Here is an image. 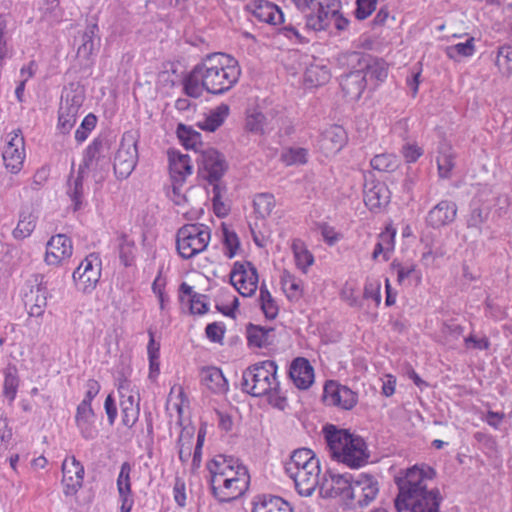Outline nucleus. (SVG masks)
I'll return each mask as SVG.
<instances>
[{
  "mask_svg": "<svg viewBox=\"0 0 512 512\" xmlns=\"http://www.w3.org/2000/svg\"><path fill=\"white\" fill-rule=\"evenodd\" d=\"M241 69L236 59L225 53L207 55L184 79V91L193 98L203 91L221 95L231 90L238 82Z\"/></svg>",
  "mask_w": 512,
  "mask_h": 512,
  "instance_id": "1",
  "label": "nucleus"
},
{
  "mask_svg": "<svg viewBox=\"0 0 512 512\" xmlns=\"http://www.w3.org/2000/svg\"><path fill=\"white\" fill-rule=\"evenodd\" d=\"M436 476L434 468L415 465L408 468L403 476H396L398 496L394 503L398 512L410 510V512H440V504L443 500L438 488L428 489L427 480Z\"/></svg>",
  "mask_w": 512,
  "mask_h": 512,
  "instance_id": "2",
  "label": "nucleus"
},
{
  "mask_svg": "<svg viewBox=\"0 0 512 512\" xmlns=\"http://www.w3.org/2000/svg\"><path fill=\"white\" fill-rule=\"evenodd\" d=\"M242 390L254 397L267 395L269 403L280 410L287 406V398L277 381L275 361L266 360L248 367L242 375Z\"/></svg>",
  "mask_w": 512,
  "mask_h": 512,
  "instance_id": "3",
  "label": "nucleus"
},
{
  "mask_svg": "<svg viewBox=\"0 0 512 512\" xmlns=\"http://www.w3.org/2000/svg\"><path fill=\"white\" fill-rule=\"evenodd\" d=\"M323 434L334 460L350 468H360L368 463L370 452L362 437L332 424L323 427Z\"/></svg>",
  "mask_w": 512,
  "mask_h": 512,
  "instance_id": "4",
  "label": "nucleus"
},
{
  "mask_svg": "<svg viewBox=\"0 0 512 512\" xmlns=\"http://www.w3.org/2000/svg\"><path fill=\"white\" fill-rule=\"evenodd\" d=\"M210 228L204 224H186L176 234V248L183 259L203 252L210 241Z\"/></svg>",
  "mask_w": 512,
  "mask_h": 512,
  "instance_id": "5",
  "label": "nucleus"
},
{
  "mask_svg": "<svg viewBox=\"0 0 512 512\" xmlns=\"http://www.w3.org/2000/svg\"><path fill=\"white\" fill-rule=\"evenodd\" d=\"M304 14L305 28L314 32L323 31L328 16L334 15L339 0H291Z\"/></svg>",
  "mask_w": 512,
  "mask_h": 512,
  "instance_id": "6",
  "label": "nucleus"
},
{
  "mask_svg": "<svg viewBox=\"0 0 512 512\" xmlns=\"http://www.w3.org/2000/svg\"><path fill=\"white\" fill-rule=\"evenodd\" d=\"M103 141L94 139L93 142L86 148L83 162L79 166L78 176L74 179L73 183L69 184L67 191L71 201L74 204V210H78L82 203L83 197V173L85 169H95L98 163L104 160L102 156Z\"/></svg>",
  "mask_w": 512,
  "mask_h": 512,
  "instance_id": "7",
  "label": "nucleus"
},
{
  "mask_svg": "<svg viewBox=\"0 0 512 512\" xmlns=\"http://www.w3.org/2000/svg\"><path fill=\"white\" fill-rule=\"evenodd\" d=\"M222 478V476H210L209 484L213 497L219 503L232 502L245 494L250 484V476Z\"/></svg>",
  "mask_w": 512,
  "mask_h": 512,
  "instance_id": "8",
  "label": "nucleus"
},
{
  "mask_svg": "<svg viewBox=\"0 0 512 512\" xmlns=\"http://www.w3.org/2000/svg\"><path fill=\"white\" fill-rule=\"evenodd\" d=\"M138 161L137 139L132 132H125L114 157V172L117 178L126 179Z\"/></svg>",
  "mask_w": 512,
  "mask_h": 512,
  "instance_id": "9",
  "label": "nucleus"
},
{
  "mask_svg": "<svg viewBox=\"0 0 512 512\" xmlns=\"http://www.w3.org/2000/svg\"><path fill=\"white\" fill-rule=\"evenodd\" d=\"M379 486L377 480L368 474H361L352 479L345 504L349 507H364L369 505L377 496Z\"/></svg>",
  "mask_w": 512,
  "mask_h": 512,
  "instance_id": "10",
  "label": "nucleus"
},
{
  "mask_svg": "<svg viewBox=\"0 0 512 512\" xmlns=\"http://www.w3.org/2000/svg\"><path fill=\"white\" fill-rule=\"evenodd\" d=\"M195 160L203 177L209 184L213 186L215 183H221L220 179L228 169V164L223 154L212 147H207L205 150H201Z\"/></svg>",
  "mask_w": 512,
  "mask_h": 512,
  "instance_id": "11",
  "label": "nucleus"
},
{
  "mask_svg": "<svg viewBox=\"0 0 512 512\" xmlns=\"http://www.w3.org/2000/svg\"><path fill=\"white\" fill-rule=\"evenodd\" d=\"M347 65L351 68L360 67L366 75V80L384 81L388 75V68L386 64L378 59H374L371 55L362 52L352 51L342 55Z\"/></svg>",
  "mask_w": 512,
  "mask_h": 512,
  "instance_id": "12",
  "label": "nucleus"
},
{
  "mask_svg": "<svg viewBox=\"0 0 512 512\" xmlns=\"http://www.w3.org/2000/svg\"><path fill=\"white\" fill-rule=\"evenodd\" d=\"M230 282L242 296H252L258 287L256 267L249 261L235 262L230 273Z\"/></svg>",
  "mask_w": 512,
  "mask_h": 512,
  "instance_id": "13",
  "label": "nucleus"
},
{
  "mask_svg": "<svg viewBox=\"0 0 512 512\" xmlns=\"http://www.w3.org/2000/svg\"><path fill=\"white\" fill-rule=\"evenodd\" d=\"M289 477L293 479L297 492L302 496H310L317 486H320V465L319 460L310 461L307 466L302 469L291 468L287 472Z\"/></svg>",
  "mask_w": 512,
  "mask_h": 512,
  "instance_id": "14",
  "label": "nucleus"
},
{
  "mask_svg": "<svg viewBox=\"0 0 512 512\" xmlns=\"http://www.w3.org/2000/svg\"><path fill=\"white\" fill-rule=\"evenodd\" d=\"M207 469L210 476H222V478H232L231 481L237 480L238 477L250 476L248 469L239 459L233 456L223 454L216 455L207 463Z\"/></svg>",
  "mask_w": 512,
  "mask_h": 512,
  "instance_id": "15",
  "label": "nucleus"
},
{
  "mask_svg": "<svg viewBox=\"0 0 512 512\" xmlns=\"http://www.w3.org/2000/svg\"><path fill=\"white\" fill-rule=\"evenodd\" d=\"M323 401L329 406H338L344 410L352 409L358 401L357 393L347 386L335 381H327L324 385Z\"/></svg>",
  "mask_w": 512,
  "mask_h": 512,
  "instance_id": "16",
  "label": "nucleus"
},
{
  "mask_svg": "<svg viewBox=\"0 0 512 512\" xmlns=\"http://www.w3.org/2000/svg\"><path fill=\"white\" fill-rule=\"evenodd\" d=\"M9 136L2 157L6 168L16 174L21 170L25 158L24 137L20 129L11 132Z\"/></svg>",
  "mask_w": 512,
  "mask_h": 512,
  "instance_id": "17",
  "label": "nucleus"
},
{
  "mask_svg": "<svg viewBox=\"0 0 512 512\" xmlns=\"http://www.w3.org/2000/svg\"><path fill=\"white\" fill-rule=\"evenodd\" d=\"M73 252L71 239L65 234L52 236L46 245L45 261L48 265L58 266L69 259Z\"/></svg>",
  "mask_w": 512,
  "mask_h": 512,
  "instance_id": "18",
  "label": "nucleus"
},
{
  "mask_svg": "<svg viewBox=\"0 0 512 512\" xmlns=\"http://www.w3.org/2000/svg\"><path fill=\"white\" fill-rule=\"evenodd\" d=\"M352 479L350 474H336L329 471L328 476L325 474L321 480L320 493L328 498L341 497L345 502Z\"/></svg>",
  "mask_w": 512,
  "mask_h": 512,
  "instance_id": "19",
  "label": "nucleus"
},
{
  "mask_svg": "<svg viewBox=\"0 0 512 512\" xmlns=\"http://www.w3.org/2000/svg\"><path fill=\"white\" fill-rule=\"evenodd\" d=\"M62 473V483L64 485L65 494H75L83 483V465L76 460L74 456L70 459H65L62 463Z\"/></svg>",
  "mask_w": 512,
  "mask_h": 512,
  "instance_id": "20",
  "label": "nucleus"
},
{
  "mask_svg": "<svg viewBox=\"0 0 512 512\" xmlns=\"http://www.w3.org/2000/svg\"><path fill=\"white\" fill-rule=\"evenodd\" d=\"M367 80L366 75L356 65V68L341 76L340 86L344 93V96L349 100H358L364 89L366 88Z\"/></svg>",
  "mask_w": 512,
  "mask_h": 512,
  "instance_id": "21",
  "label": "nucleus"
},
{
  "mask_svg": "<svg viewBox=\"0 0 512 512\" xmlns=\"http://www.w3.org/2000/svg\"><path fill=\"white\" fill-rule=\"evenodd\" d=\"M456 215V203L449 200H442L428 212L426 222L432 228H441L452 223Z\"/></svg>",
  "mask_w": 512,
  "mask_h": 512,
  "instance_id": "22",
  "label": "nucleus"
},
{
  "mask_svg": "<svg viewBox=\"0 0 512 512\" xmlns=\"http://www.w3.org/2000/svg\"><path fill=\"white\" fill-rule=\"evenodd\" d=\"M289 377L298 389H308L314 381V369L306 358L298 357L290 365Z\"/></svg>",
  "mask_w": 512,
  "mask_h": 512,
  "instance_id": "23",
  "label": "nucleus"
},
{
  "mask_svg": "<svg viewBox=\"0 0 512 512\" xmlns=\"http://www.w3.org/2000/svg\"><path fill=\"white\" fill-rule=\"evenodd\" d=\"M347 142V133L340 125H332L321 135L320 148L329 156L338 153Z\"/></svg>",
  "mask_w": 512,
  "mask_h": 512,
  "instance_id": "24",
  "label": "nucleus"
},
{
  "mask_svg": "<svg viewBox=\"0 0 512 512\" xmlns=\"http://www.w3.org/2000/svg\"><path fill=\"white\" fill-rule=\"evenodd\" d=\"M248 8L260 21L274 25L284 22L281 9L267 0H253L248 4Z\"/></svg>",
  "mask_w": 512,
  "mask_h": 512,
  "instance_id": "25",
  "label": "nucleus"
},
{
  "mask_svg": "<svg viewBox=\"0 0 512 512\" xmlns=\"http://www.w3.org/2000/svg\"><path fill=\"white\" fill-rule=\"evenodd\" d=\"M390 201V191L383 182H368L364 185V202L370 210L380 209Z\"/></svg>",
  "mask_w": 512,
  "mask_h": 512,
  "instance_id": "26",
  "label": "nucleus"
},
{
  "mask_svg": "<svg viewBox=\"0 0 512 512\" xmlns=\"http://www.w3.org/2000/svg\"><path fill=\"white\" fill-rule=\"evenodd\" d=\"M75 422L84 439L92 440L97 436V430L94 425L95 413L91 405L81 402L77 406Z\"/></svg>",
  "mask_w": 512,
  "mask_h": 512,
  "instance_id": "27",
  "label": "nucleus"
},
{
  "mask_svg": "<svg viewBox=\"0 0 512 512\" xmlns=\"http://www.w3.org/2000/svg\"><path fill=\"white\" fill-rule=\"evenodd\" d=\"M252 512H293L291 504L280 496L258 494L252 501Z\"/></svg>",
  "mask_w": 512,
  "mask_h": 512,
  "instance_id": "28",
  "label": "nucleus"
},
{
  "mask_svg": "<svg viewBox=\"0 0 512 512\" xmlns=\"http://www.w3.org/2000/svg\"><path fill=\"white\" fill-rule=\"evenodd\" d=\"M274 328L263 327L248 323L246 326L247 341L249 346L265 348L274 343Z\"/></svg>",
  "mask_w": 512,
  "mask_h": 512,
  "instance_id": "29",
  "label": "nucleus"
},
{
  "mask_svg": "<svg viewBox=\"0 0 512 512\" xmlns=\"http://www.w3.org/2000/svg\"><path fill=\"white\" fill-rule=\"evenodd\" d=\"M201 383L214 393H225L228 381L222 370L214 366L203 367L200 371Z\"/></svg>",
  "mask_w": 512,
  "mask_h": 512,
  "instance_id": "30",
  "label": "nucleus"
},
{
  "mask_svg": "<svg viewBox=\"0 0 512 512\" xmlns=\"http://www.w3.org/2000/svg\"><path fill=\"white\" fill-rule=\"evenodd\" d=\"M170 173L172 180L183 184L187 175L192 173L190 156L181 153H169Z\"/></svg>",
  "mask_w": 512,
  "mask_h": 512,
  "instance_id": "31",
  "label": "nucleus"
},
{
  "mask_svg": "<svg viewBox=\"0 0 512 512\" xmlns=\"http://www.w3.org/2000/svg\"><path fill=\"white\" fill-rule=\"evenodd\" d=\"M176 132L183 146L186 149L194 151L195 158L200 154L201 150H205L207 148L202 142L201 133L194 130L192 127L180 123Z\"/></svg>",
  "mask_w": 512,
  "mask_h": 512,
  "instance_id": "32",
  "label": "nucleus"
},
{
  "mask_svg": "<svg viewBox=\"0 0 512 512\" xmlns=\"http://www.w3.org/2000/svg\"><path fill=\"white\" fill-rule=\"evenodd\" d=\"M101 276L100 267H90L89 271H74L73 281L78 290L83 293H89L95 289Z\"/></svg>",
  "mask_w": 512,
  "mask_h": 512,
  "instance_id": "33",
  "label": "nucleus"
},
{
  "mask_svg": "<svg viewBox=\"0 0 512 512\" xmlns=\"http://www.w3.org/2000/svg\"><path fill=\"white\" fill-rule=\"evenodd\" d=\"M437 166L441 178H450L455 166V153L448 143H440L438 147Z\"/></svg>",
  "mask_w": 512,
  "mask_h": 512,
  "instance_id": "34",
  "label": "nucleus"
},
{
  "mask_svg": "<svg viewBox=\"0 0 512 512\" xmlns=\"http://www.w3.org/2000/svg\"><path fill=\"white\" fill-rule=\"evenodd\" d=\"M229 111V106L222 103L215 109L211 110L203 121H199L197 126L202 130L214 132L224 123L225 119L229 115Z\"/></svg>",
  "mask_w": 512,
  "mask_h": 512,
  "instance_id": "35",
  "label": "nucleus"
},
{
  "mask_svg": "<svg viewBox=\"0 0 512 512\" xmlns=\"http://www.w3.org/2000/svg\"><path fill=\"white\" fill-rule=\"evenodd\" d=\"M25 305L29 308L30 316H42L47 305L46 291L40 286H37L35 291L31 289L30 294L26 295Z\"/></svg>",
  "mask_w": 512,
  "mask_h": 512,
  "instance_id": "36",
  "label": "nucleus"
},
{
  "mask_svg": "<svg viewBox=\"0 0 512 512\" xmlns=\"http://www.w3.org/2000/svg\"><path fill=\"white\" fill-rule=\"evenodd\" d=\"M330 72L326 66L310 65L306 68L304 80L310 87H318L330 80Z\"/></svg>",
  "mask_w": 512,
  "mask_h": 512,
  "instance_id": "37",
  "label": "nucleus"
},
{
  "mask_svg": "<svg viewBox=\"0 0 512 512\" xmlns=\"http://www.w3.org/2000/svg\"><path fill=\"white\" fill-rule=\"evenodd\" d=\"M122 424L128 428H131L138 419L139 408L138 404H135L134 396L128 395L125 399L120 402Z\"/></svg>",
  "mask_w": 512,
  "mask_h": 512,
  "instance_id": "38",
  "label": "nucleus"
},
{
  "mask_svg": "<svg viewBox=\"0 0 512 512\" xmlns=\"http://www.w3.org/2000/svg\"><path fill=\"white\" fill-rule=\"evenodd\" d=\"M245 127L247 131L259 135H263L268 130L273 129L270 127L267 117L262 112L256 110L247 115Z\"/></svg>",
  "mask_w": 512,
  "mask_h": 512,
  "instance_id": "39",
  "label": "nucleus"
},
{
  "mask_svg": "<svg viewBox=\"0 0 512 512\" xmlns=\"http://www.w3.org/2000/svg\"><path fill=\"white\" fill-rule=\"evenodd\" d=\"M312 460H318L315 457V454L313 453L312 450H310L308 448L296 449L292 453V455L290 457V460L285 465L286 473L290 472L292 467L295 470L298 469V468L302 469L305 466H307V464H309L310 461H312Z\"/></svg>",
  "mask_w": 512,
  "mask_h": 512,
  "instance_id": "40",
  "label": "nucleus"
},
{
  "mask_svg": "<svg viewBox=\"0 0 512 512\" xmlns=\"http://www.w3.org/2000/svg\"><path fill=\"white\" fill-rule=\"evenodd\" d=\"M296 265L303 272L314 263L313 254L305 247L304 243L300 240H295L292 244Z\"/></svg>",
  "mask_w": 512,
  "mask_h": 512,
  "instance_id": "41",
  "label": "nucleus"
},
{
  "mask_svg": "<svg viewBox=\"0 0 512 512\" xmlns=\"http://www.w3.org/2000/svg\"><path fill=\"white\" fill-rule=\"evenodd\" d=\"M36 226V217L31 213L21 212L20 219L16 228L13 230V236L16 239L28 237Z\"/></svg>",
  "mask_w": 512,
  "mask_h": 512,
  "instance_id": "42",
  "label": "nucleus"
},
{
  "mask_svg": "<svg viewBox=\"0 0 512 512\" xmlns=\"http://www.w3.org/2000/svg\"><path fill=\"white\" fill-rule=\"evenodd\" d=\"M475 52L474 38L469 37L465 42L457 43L446 48V54L450 59L459 60L461 57L472 56Z\"/></svg>",
  "mask_w": 512,
  "mask_h": 512,
  "instance_id": "43",
  "label": "nucleus"
},
{
  "mask_svg": "<svg viewBox=\"0 0 512 512\" xmlns=\"http://www.w3.org/2000/svg\"><path fill=\"white\" fill-rule=\"evenodd\" d=\"M19 387V377L15 367L7 369L5 372L3 394L9 400L10 404L14 401Z\"/></svg>",
  "mask_w": 512,
  "mask_h": 512,
  "instance_id": "44",
  "label": "nucleus"
},
{
  "mask_svg": "<svg viewBox=\"0 0 512 512\" xmlns=\"http://www.w3.org/2000/svg\"><path fill=\"white\" fill-rule=\"evenodd\" d=\"M227 191V188L222 183H215L212 186V203H213V210L214 213L218 217H225L228 215L230 208L222 201V195L225 194Z\"/></svg>",
  "mask_w": 512,
  "mask_h": 512,
  "instance_id": "45",
  "label": "nucleus"
},
{
  "mask_svg": "<svg viewBox=\"0 0 512 512\" xmlns=\"http://www.w3.org/2000/svg\"><path fill=\"white\" fill-rule=\"evenodd\" d=\"M255 212L261 218L269 216L275 206V199L272 194L261 193L258 194L253 201Z\"/></svg>",
  "mask_w": 512,
  "mask_h": 512,
  "instance_id": "46",
  "label": "nucleus"
},
{
  "mask_svg": "<svg viewBox=\"0 0 512 512\" xmlns=\"http://www.w3.org/2000/svg\"><path fill=\"white\" fill-rule=\"evenodd\" d=\"M371 167L382 172H392L398 167V159L393 154H379L371 159Z\"/></svg>",
  "mask_w": 512,
  "mask_h": 512,
  "instance_id": "47",
  "label": "nucleus"
},
{
  "mask_svg": "<svg viewBox=\"0 0 512 512\" xmlns=\"http://www.w3.org/2000/svg\"><path fill=\"white\" fill-rule=\"evenodd\" d=\"M308 151L301 147H290L286 149L282 155L281 160L287 165L305 164L307 162Z\"/></svg>",
  "mask_w": 512,
  "mask_h": 512,
  "instance_id": "48",
  "label": "nucleus"
},
{
  "mask_svg": "<svg viewBox=\"0 0 512 512\" xmlns=\"http://www.w3.org/2000/svg\"><path fill=\"white\" fill-rule=\"evenodd\" d=\"M118 251L120 261L126 267L131 266L134 261V241L128 240V237L122 234L119 237Z\"/></svg>",
  "mask_w": 512,
  "mask_h": 512,
  "instance_id": "49",
  "label": "nucleus"
},
{
  "mask_svg": "<svg viewBox=\"0 0 512 512\" xmlns=\"http://www.w3.org/2000/svg\"><path fill=\"white\" fill-rule=\"evenodd\" d=\"M96 25L88 28L82 35V44L78 48V53L84 57H88L93 53L96 47L95 42V29Z\"/></svg>",
  "mask_w": 512,
  "mask_h": 512,
  "instance_id": "50",
  "label": "nucleus"
},
{
  "mask_svg": "<svg viewBox=\"0 0 512 512\" xmlns=\"http://www.w3.org/2000/svg\"><path fill=\"white\" fill-rule=\"evenodd\" d=\"M223 244L226 248L225 255L228 258H233L240 247V241L234 231H230L223 225Z\"/></svg>",
  "mask_w": 512,
  "mask_h": 512,
  "instance_id": "51",
  "label": "nucleus"
},
{
  "mask_svg": "<svg viewBox=\"0 0 512 512\" xmlns=\"http://www.w3.org/2000/svg\"><path fill=\"white\" fill-rule=\"evenodd\" d=\"M131 465L123 462L117 478V490L119 494L132 493L130 481Z\"/></svg>",
  "mask_w": 512,
  "mask_h": 512,
  "instance_id": "52",
  "label": "nucleus"
},
{
  "mask_svg": "<svg viewBox=\"0 0 512 512\" xmlns=\"http://www.w3.org/2000/svg\"><path fill=\"white\" fill-rule=\"evenodd\" d=\"M496 65L507 75L512 73V47L503 46L498 50Z\"/></svg>",
  "mask_w": 512,
  "mask_h": 512,
  "instance_id": "53",
  "label": "nucleus"
},
{
  "mask_svg": "<svg viewBox=\"0 0 512 512\" xmlns=\"http://www.w3.org/2000/svg\"><path fill=\"white\" fill-rule=\"evenodd\" d=\"M282 288L288 298H298L300 296L299 281L289 272L284 271L281 279Z\"/></svg>",
  "mask_w": 512,
  "mask_h": 512,
  "instance_id": "54",
  "label": "nucleus"
},
{
  "mask_svg": "<svg viewBox=\"0 0 512 512\" xmlns=\"http://www.w3.org/2000/svg\"><path fill=\"white\" fill-rule=\"evenodd\" d=\"M60 2L59 0H44L39 10L43 20H52L60 16Z\"/></svg>",
  "mask_w": 512,
  "mask_h": 512,
  "instance_id": "55",
  "label": "nucleus"
},
{
  "mask_svg": "<svg viewBox=\"0 0 512 512\" xmlns=\"http://www.w3.org/2000/svg\"><path fill=\"white\" fill-rule=\"evenodd\" d=\"M97 118L94 114H88L82 121L80 127L75 132V139L83 142L87 139L88 133L95 127Z\"/></svg>",
  "mask_w": 512,
  "mask_h": 512,
  "instance_id": "56",
  "label": "nucleus"
},
{
  "mask_svg": "<svg viewBox=\"0 0 512 512\" xmlns=\"http://www.w3.org/2000/svg\"><path fill=\"white\" fill-rule=\"evenodd\" d=\"M0 421L3 422V428L0 429V456L8 449L12 439V428L8 426V418L5 414L0 416Z\"/></svg>",
  "mask_w": 512,
  "mask_h": 512,
  "instance_id": "57",
  "label": "nucleus"
},
{
  "mask_svg": "<svg viewBox=\"0 0 512 512\" xmlns=\"http://www.w3.org/2000/svg\"><path fill=\"white\" fill-rule=\"evenodd\" d=\"M356 4L355 17L358 20L368 18L376 8V0H357Z\"/></svg>",
  "mask_w": 512,
  "mask_h": 512,
  "instance_id": "58",
  "label": "nucleus"
},
{
  "mask_svg": "<svg viewBox=\"0 0 512 512\" xmlns=\"http://www.w3.org/2000/svg\"><path fill=\"white\" fill-rule=\"evenodd\" d=\"M205 333L207 338L214 343H222L225 333L224 325L213 322L206 326Z\"/></svg>",
  "mask_w": 512,
  "mask_h": 512,
  "instance_id": "59",
  "label": "nucleus"
},
{
  "mask_svg": "<svg viewBox=\"0 0 512 512\" xmlns=\"http://www.w3.org/2000/svg\"><path fill=\"white\" fill-rule=\"evenodd\" d=\"M206 296L200 293H194L189 299L190 311L192 314H205L208 311L207 303L205 302Z\"/></svg>",
  "mask_w": 512,
  "mask_h": 512,
  "instance_id": "60",
  "label": "nucleus"
},
{
  "mask_svg": "<svg viewBox=\"0 0 512 512\" xmlns=\"http://www.w3.org/2000/svg\"><path fill=\"white\" fill-rule=\"evenodd\" d=\"M391 268L396 270L397 272V281L399 284L403 283V281L410 277L414 272H415V266L414 265H410V266H402L401 263L397 262V261H393L391 263Z\"/></svg>",
  "mask_w": 512,
  "mask_h": 512,
  "instance_id": "61",
  "label": "nucleus"
},
{
  "mask_svg": "<svg viewBox=\"0 0 512 512\" xmlns=\"http://www.w3.org/2000/svg\"><path fill=\"white\" fill-rule=\"evenodd\" d=\"M90 267L101 268V261L98 255L95 253H91L86 258H84L74 271H89Z\"/></svg>",
  "mask_w": 512,
  "mask_h": 512,
  "instance_id": "62",
  "label": "nucleus"
},
{
  "mask_svg": "<svg viewBox=\"0 0 512 512\" xmlns=\"http://www.w3.org/2000/svg\"><path fill=\"white\" fill-rule=\"evenodd\" d=\"M61 101L80 109L84 101V95L82 92L77 91L66 92L65 95L62 96Z\"/></svg>",
  "mask_w": 512,
  "mask_h": 512,
  "instance_id": "63",
  "label": "nucleus"
},
{
  "mask_svg": "<svg viewBox=\"0 0 512 512\" xmlns=\"http://www.w3.org/2000/svg\"><path fill=\"white\" fill-rule=\"evenodd\" d=\"M402 152L406 161L409 163L417 161V159L423 154V151L420 147L410 144L404 145Z\"/></svg>",
  "mask_w": 512,
  "mask_h": 512,
  "instance_id": "64",
  "label": "nucleus"
}]
</instances>
